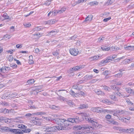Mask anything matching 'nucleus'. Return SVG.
<instances>
[{"mask_svg":"<svg viewBox=\"0 0 134 134\" xmlns=\"http://www.w3.org/2000/svg\"><path fill=\"white\" fill-rule=\"evenodd\" d=\"M57 119H59L58 118L55 119H53V122L58 124V126H57L47 127L46 129L47 131L55 132L57 131V130H64V129H65L66 127H65L63 126L60 124V122L57 120Z\"/></svg>","mask_w":134,"mask_h":134,"instance_id":"nucleus-1","label":"nucleus"},{"mask_svg":"<svg viewBox=\"0 0 134 134\" xmlns=\"http://www.w3.org/2000/svg\"><path fill=\"white\" fill-rule=\"evenodd\" d=\"M57 120L60 122V124L63 127H66L65 129H64V130H68L70 129V127L69 126V122L72 123H76V121L74 118H68L67 120H64L63 119H57Z\"/></svg>","mask_w":134,"mask_h":134,"instance_id":"nucleus-2","label":"nucleus"},{"mask_svg":"<svg viewBox=\"0 0 134 134\" xmlns=\"http://www.w3.org/2000/svg\"><path fill=\"white\" fill-rule=\"evenodd\" d=\"M78 114H81V116L82 117L83 120L85 119L89 122L91 123L92 124L93 126L95 127H98L99 128L101 127V125L98 124L97 122L93 121L91 119H90L89 117V114H88L85 112L81 113H78Z\"/></svg>","mask_w":134,"mask_h":134,"instance_id":"nucleus-3","label":"nucleus"},{"mask_svg":"<svg viewBox=\"0 0 134 134\" xmlns=\"http://www.w3.org/2000/svg\"><path fill=\"white\" fill-rule=\"evenodd\" d=\"M1 120L4 121L5 123L7 124L10 123H14L15 122L23 123L24 122L23 120L20 119L19 118H15L14 119L10 118H7L5 117H2Z\"/></svg>","mask_w":134,"mask_h":134,"instance_id":"nucleus-4","label":"nucleus"},{"mask_svg":"<svg viewBox=\"0 0 134 134\" xmlns=\"http://www.w3.org/2000/svg\"><path fill=\"white\" fill-rule=\"evenodd\" d=\"M3 129L7 132H13L14 134H21L22 133V131L19 129H13L7 127H3Z\"/></svg>","mask_w":134,"mask_h":134,"instance_id":"nucleus-5","label":"nucleus"},{"mask_svg":"<svg viewBox=\"0 0 134 134\" xmlns=\"http://www.w3.org/2000/svg\"><path fill=\"white\" fill-rule=\"evenodd\" d=\"M75 127L77 130H84L86 131H90L93 129L92 127L88 125H83L82 126H75Z\"/></svg>","mask_w":134,"mask_h":134,"instance_id":"nucleus-6","label":"nucleus"},{"mask_svg":"<svg viewBox=\"0 0 134 134\" xmlns=\"http://www.w3.org/2000/svg\"><path fill=\"white\" fill-rule=\"evenodd\" d=\"M92 111L98 113H101L102 112H109V111L105 109H103L100 108H93L91 109Z\"/></svg>","mask_w":134,"mask_h":134,"instance_id":"nucleus-7","label":"nucleus"},{"mask_svg":"<svg viewBox=\"0 0 134 134\" xmlns=\"http://www.w3.org/2000/svg\"><path fill=\"white\" fill-rule=\"evenodd\" d=\"M69 51L71 55L74 56L77 55L79 52L77 49L74 48H71L69 50Z\"/></svg>","mask_w":134,"mask_h":134,"instance_id":"nucleus-8","label":"nucleus"},{"mask_svg":"<svg viewBox=\"0 0 134 134\" xmlns=\"http://www.w3.org/2000/svg\"><path fill=\"white\" fill-rule=\"evenodd\" d=\"M17 127L18 128L22 129L24 130H20L22 131V133H23V131L25 132H29L30 131V129H27V131L26 130V126L23 124H19L18 125ZM21 134H22V133Z\"/></svg>","mask_w":134,"mask_h":134,"instance_id":"nucleus-9","label":"nucleus"},{"mask_svg":"<svg viewBox=\"0 0 134 134\" xmlns=\"http://www.w3.org/2000/svg\"><path fill=\"white\" fill-rule=\"evenodd\" d=\"M10 68L9 67L6 66L3 67L1 68V73L4 74H6L10 70Z\"/></svg>","mask_w":134,"mask_h":134,"instance_id":"nucleus-10","label":"nucleus"},{"mask_svg":"<svg viewBox=\"0 0 134 134\" xmlns=\"http://www.w3.org/2000/svg\"><path fill=\"white\" fill-rule=\"evenodd\" d=\"M102 56V55L99 54L90 57L89 59L91 61H95L101 58Z\"/></svg>","mask_w":134,"mask_h":134,"instance_id":"nucleus-11","label":"nucleus"},{"mask_svg":"<svg viewBox=\"0 0 134 134\" xmlns=\"http://www.w3.org/2000/svg\"><path fill=\"white\" fill-rule=\"evenodd\" d=\"M82 68L81 65L77 66L74 67L70 69V72L71 73L73 72L76 71H78L80 69H82Z\"/></svg>","mask_w":134,"mask_h":134,"instance_id":"nucleus-12","label":"nucleus"},{"mask_svg":"<svg viewBox=\"0 0 134 134\" xmlns=\"http://www.w3.org/2000/svg\"><path fill=\"white\" fill-rule=\"evenodd\" d=\"M122 130L123 132L129 133H134V128L124 129Z\"/></svg>","mask_w":134,"mask_h":134,"instance_id":"nucleus-13","label":"nucleus"},{"mask_svg":"<svg viewBox=\"0 0 134 134\" xmlns=\"http://www.w3.org/2000/svg\"><path fill=\"white\" fill-rule=\"evenodd\" d=\"M9 17L8 16L7 14L5 13H4L1 17L0 19L1 20L3 21L5 19H9Z\"/></svg>","mask_w":134,"mask_h":134,"instance_id":"nucleus-14","label":"nucleus"},{"mask_svg":"<svg viewBox=\"0 0 134 134\" xmlns=\"http://www.w3.org/2000/svg\"><path fill=\"white\" fill-rule=\"evenodd\" d=\"M17 96V95L15 93L10 92L9 94V96H6L5 98L7 99H8L9 98V97H10L11 98L13 97H18L16 96Z\"/></svg>","mask_w":134,"mask_h":134,"instance_id":"nucleus-15","label":"nucleus"},{"mask_svg":"<svg viewBox=\"0 0 134 134\" xmlns=\"http://www.w3.org/2000/svg\"><path fill=\"white\" fill-rule=\"evenodd\" d=\"M113 128L114 130L118 132H123L122 130H123L124 129H122L121 127L117 126H114L113 127Z\"/></svg>","mask_w":134,"mask_h":134,"instance_id":"nucleus-16","label":"nucleus"},{"mask_svg":"<svg viewBox=\"0 0 134 134\" xmlns=\"http://www.w3.org/2000/svg\"><path fill=\"white\" fill-rule=\"evenodd\" d=\"M92 18L93 16L92 15H89L85 19L84 21H90L92 19Z\"/></svg>","mask_w":134,"mask_h":134,"instance_id":"nucleus-17","label":"nucleus"},{"mask_svg":"<svg viewBox=\"0 0 134 134\" xmlns=\"http://www.w3.org/2000/svg\"><path fill=\"white\" fill-rule=\"evenodd\" d=\"M12 37V35H11L6 34L3 37V39L4 40H7L10 39Z\"/></svg>","mask_w":134,"mask_h":134,"instance_id":"nucleus-18","label":"nucleus"},{"mask_svg":"<svg viewBox=\"0 0 134 134\" xmlns=\"http://www.w3.org/2000/svg\"><path fill=\"white\" fill-rule=\"evenodd\" d=\"M58 31H52L50 32L47 35V36L54 35L56 34Z\"/></svg>","mask_w":134,"mask_h":134,"instance_id":"nucleus-19","label":"nucleus"},{"mask_svg":"<svg viewBox=\"0 0 134 134\" xmlns=\"http://www.w3.org/2000/svg\"><path fill=\"white\" fill-rule=\"evenodd\" d=\"M42 118L44 120V121H53V119H52L50 117H43Z\"/></svg>","mask_w":134,"mask_h":134,"instance_id":"nucleus-20","label":"nucleus"},{"mask_svg":"<svg viewBox=\"0 0 134 134\" xmlns=\"http://www.w3.org/2000/svg\"><path fill=\"white\" fill-rule=\"evenodd\" d=\"M70 94H71L73 97H79L78 94L77 93H75L72 90H70Z\"/></svg>","mask_w":134,"mask_h":134,"instance_id":"nucleus-21","label":"nucleus"},{"mask_svg":"<svg viewBox=\"0 0 134 134\" xmlns=\"http://www.w3.org/2000/svg\"><path fill=\"white\" fill-rule=\"evenodd\" d=\"M55 20H52L48 21L46 22L45 24H52L55 23Z\"/></svg>","mask_w":134,"mask_h":134,"instance_id":"nucleus-22","label":"nucleus"},{"mask_svg":"<svg viewBox=\"0 0 134 134\" xmlns=\"http://www.w3.org/2000/svg\"><path fill=\"white\" fill-rule=\"evenodd\" d=\"M23 24L24 27L26 28L29 27L31 25V23L29 22L24 23Z\"/></svg>","mask_w":134,"mask_h":134,"instance_id":"nucleus-23","label":"nucleus"},{"mask_svg":"<svg viewBox=\"0 0 134 134\" xmlns=\"http://www.w3.org/2000/svg\"><path fill=\"white\" fill-rule=\"evenodd\" d=\"M88 107V105L87 104H83L81 105L80 107L78 108L79 109H81Z\"/></svg>","mask_w":134,"mask_h":134,"instance_id":"nucleus-24","label":"nucleus"},{"mask_svg":"<svg viewBox=\"0 0 134 134\" xmlns=\"http://www.w3.org/2000/svg\"><path fill=\"white\" fill-rule=\"evenodd\" d=\"M36 39H38L42 36V34H40L38 33L36 34L33 35Z\"/></svg>","mask_w":134,"mask_h":134,"instance_id":"nucleus-25","label":"nucleus"},{"mask_svg":"<svg viewBox=\"0 0 134 134\" xmlns=\"http://www.w3.org/2000/svg\"><path fill=\"white\" fill-rule=\"evenodd\" d=\"M29 64H31L34 63V62L33 60V57L32 55L29 56Z\"/></svg>","mask_w":134,"mask_h":134,"instance_id":"nucleus-26","label":"nucleus"},{"mask_svg":"<svg viewBox=\"0 0 134 134\" xmlns=\"http://www.w3.org/2000/svg\"><path fill=\"white\" fill-rule=\"evenodd\" d=\"M115 94H112L110 96V97L112 100L116 101L117 100V98Z\"/></svg>","mask_w":134,"mask_h":134,"instance_id":"nucleus-27","label":"nucleus"},{"mask_svg":"<svg viewBox=\"0 0 134 134\" xmlns=\"http://www.w3.org/2000/svg\"><path fill=\"white\" fill-rule=\"evenodd\" d=\"M58 13L59 12L58 10H55L54 11L52 12L51 15L52 16H55L57 15Z\"/></svg>","mask_w":134,"mask_h":134,"instance_id":"nucleus-28","label":"nucleus"},{"mask_svg":"<svg viewBox=\"0 0 134 134\" xmlns=\"http://www.w3.org/2000/svg\"><path fill=\"white\" fill-rule=\"evenodd\" d=\"M125 49L129 50H132L134 49L133 46H128V47H124Z\"/></svg>","mask_w":134,"mask_h":134,"instance_id":"nucleus-29","label":"nucleus"},{"mask_svg":"<svg viewBox=\"0 0 134 134\" xmlns=\"http://www.w3.org/2000/svg\"><path fill=\"white\" fill-rule=\"evenodd\" d=\"M98 4V2L96 1H94L90 3L89 4L91 6H93L94 5H97Z\"/></svg>","mask_w":134,"mask_h":134,"instance_id":"nucleus-30","label":"nucleus"},{"mask_svg":"<svg viewBox=\"0 0 134 134\" xmlns=\"http://www.w3.org/2000/svg\"><path fill=\"white\" fill-rule=\"evenodd\" d=\"M40 87L38 86L34 88V89L35 90L36 92L37 93L41 92L42 91L41 90V89H40Z\"/></svg>","mask_w":134,"mask_h":134,"instance_id":"nucleus-31","label":"nucleus"},{"mask_svg":"<svg viewBox=\"0 0 134 134\" xmlns=\"http://www.w3.org/2000/svg\"><path fill=\"white\" fill-rule=\"evenodd\" d=\"M65 10L66 8H62L60 10H58L59 12V14H60L63 13V12L65 11Z\"/></svg>","mask_w":134,"mask_h":134,"instance_id":"nucleus-32","label":"nucleus"},{"mask_svg":"<svg viewBox=\"0 0 134 134\" xmlns=\"http://www.w3.org/2000/svg\"><path fill=\"white\" fill-rule=\"evenodd\" d=\"M101 48L104 51H107L110 49V48L107 47L106 46H104L101 47Z\"/></svg>","mask_w":134,"mask_h":134,"instance_id":"nucleus-33","label":"nucleus"},{"mask_svg":"<svg viewBox=\"0 0 134 134\" xmlns=\"http://www.w3.org/2000/svg\"><path fill=\"white\" fill-rule=\"evenodd\" d=\"M95 92L98 95H100L102 94V93L100 90L97 89H96L94 90Z\"/></svg>","mask_w":134,"mask_h":134,"instance_id":"nucleus-34","label":"nucleus"},{"mask_svg":"<svg viewBox=\"0 0 134 134\" xmlns=\"http://www.w3.org/2000/svg\"><path fill=\"white\" fill-rule=\"evenodd\" d=\"M105 60L107 61L106 62L107 63H108L111 62L112 60V59L111 58V56L107 57L105 59Z\"/></svg>","mask_w":134,"mask_h":134,"instance_id":"nucleus-35","label":"nucleus"},{"mask_svg":"<svg viewBox=\"0 0 134 134\" xmlns=\"http://www.w3.org/2000/svg\"><path fill=\"white\" fill-rule=\"evenodd\" d=\"M34 79H32L28 80L27 81V83L29 84H31L34 83Z\"/></svg>","mask_w":134,"mask_h":134,"instance_id":"nucleus-36","label":"nucleus"},{"mask_svg":"<svg viewBox=\"0 0 134 134\" xmlns=\"http://www.w3.org/2000/svg\"><path fill=\"white\" fill-rule=\"evenodd\" d=\"M34 118V119H35L33 122L35 124H36V125H37V122H38V121H41V119H39L38 120V119L36 118Z\"/></svg>","mask_w":134,"mask_h":134,"instance_id":"nucleus-37","label":"nucleus"},{"mask_svg":"<svg viewBox=\"0 0 134 134\" xmlns=\"http://www.w3.org/2000/svg\"><path fill=\"white\" fill-rule=\"evenodd\" d=\"M126 90L127 92L129 93H132V90L130 88H126Z\"/></svg>","mask_w":134,"mask_h":134,"instance_id":"nucleus-38","label":"nucleus"},{"mask_svg":"<svg viewBox=\"0 0 134 134\" xmlns=\"http://www.w3.org/2000/svg\"><path fill=\"white\" fill-rule=\"evenodd\" d=\"M1 68H0V76L2 78H5L7 77V75L6 74H2L1 73Z\"/></svg>","mask_w":134,"mask_h":134,"instance_id":"nucleus-39","label":"nucleus"},{"mask_svg":"<svg viewBox=\"0 0 134 134\" xmlns=\"http://www.w3.org/2000/svg\"><path fill=\"white\" fill-rule=\"evenodd\" d=\"M119 113L120 114H126L128 112L127 111H124V110H121V111H119Z\"/></svg>","mask_w":134,"mask_h":134,"instance_id":"nucleus-40","label":"nucleus"},{"mask_svg":"<svg viewBox=\"0 0 134 134\" xmlns=\"http://www.w3.org/2000/svg\"><path fill=\"white\" fill-rule=\"evenodd\" d=\"M41 27H37L34 28L33 29V31H40L41 30Z\"/></svg>","mask_w":134,"mask_h":134,"instance_id":"nucleus-41","label":"nucleus"},{"mask_svg":"<svg viewBox=\"0 0 134 134\" xmlns=\"http://www.w3.org/2000/svg\"><path fill=\"white\" fill-rule=\"evenodd\" d=\"M10 66L14 69H15L17 67V65L15 64H10Z\"/></svg>","mask_w":134,"mask_h":134,"instance_id":"nucleus-42","label":"nucleus"},{"mask_svg":"<svg viewBox=\"0 0 134 134\" xmlns=\"http://www.w3.org/2000/svg\"><path fill=\"white\" fill-rule=\"evenodd\" d=\"M132 59H125L124 60L125 63H130L131 61L132 60Z\"/></svg>","mask_w":134,"mask_h":134,"instance_id":"nucleus-43","label":"nucleus"},{"mask_svg":"<svg viewBox=\"0 0 134 134\" xmlns=\"http://www.w3.org/2000/svg\"><path fill=\"white\" fill-rule=\"evenodd\" d=\"M111 19V17H109L104 19L103 21L104 22H107L110 20Z\"/></svg>","mask_w":134,"mask_h":134,"instance_id":"nucleus-44","label":"nucleus"},{"mask_svg":"<svg viewBox=\"0 0 134 134\" xmlns=\"http://www.w3.org/2000/svg\"><path fill=\"white\" fill-rule=\"evenodd\" d=\"M59 53V51L56 50V51L53 52V54L54 56H57Z\"/></svg>","mask_w":134,"mask_h":134,"instance_id":"nucleus-45","label":"nucleus"},{"mask_svg":"<svg viewBox=\"0 0 134 134\" xmlns=\"http://www.w3.org/2000/svg\"><path fill=\"white\" fill-rule=\"evenodd\" d=\"M40 52V50L38 48H36L35 49L34 52L38 54Z\"/></svg>","mask_w":134,"mask_h":134,"instance_id":"nucleus-46","label":"nucleus"},{"mask_svg":"<svg viewBox=\"0 0 134 134\" xmlns=\"http://www.w3.org/2000/svg\"><path fill=\"white\" fill-rule=\"evenodd\" d=\"M122 74V73H119L115 75V77H117L118 78H120L121 77Z\"/></svg>","mask_w":134,"mask_h":134,"instance_id":"nucleus-47","label":"nucleus"},{"mask_svg":"<svg viewBox=\"0 0 134 134\" xmlns=\"http://www.w3.org/2000/svg\"><path fill=\"white\" fill-rule=\"evenodd\" d=\"M8 59L9 61L10 62H12L13 59V56L12 55L9 56Z\"/></svg>","mask_w":134,"mask_h":134,"instance_id":"nucleus-48","label":"nucleus"},{"mask_svg":"<svg viewBox=\"0 0 134 134\" xmlns=\"http://www.w3.org/2000/svg\"><path fill=\"white\" fill-rule=\"evenodd\" d=\"M107 61H106L105 60H102L100 63V64L102 65L106 63H107L106 62Z\"/></svg>","mask_w":134,"mask_h":134,"instance_id":"nucleus-49","label":"nucleus"},{"mask_svg":"<svg viewBox=\"0 0 134 134\" xmlns=\"http://www.w3.org/2000/svg\"><path fill=\"white\" fill-rule=\"evenodd\" d=\"M87 0H79L77 1V3H78L79 4L81 3H82L84 2H85Z\"/></svg>","mask_w":134,"mask_h":134,"instance_id":"nucleus-50","label":"nucleus"},{"mask_svg":"<svg viewBox=\"0 0 134 134\" xmlns=\"http://www.w3.org/2000/svg\"><path fill=\"white\" fill-rule=\"evenodd\" d=\"M29 106L31 109H35V108H37V107H35L32 104H29Z\"/></svg>","mask_w":134,"mask_h":134,"instance_id":"nucleus-51","label":"nucleus"},{"mask_svg":"<svg viewBox=\"0 0 134 134\" xmlns=\"http://www.w3.org/2000/svg\"><path fill=\"white\" fill-rule=\"evenodd\" d=\"M102 101V102L105 104L107 103L108 102V100L107 99H103L102 100V101Z\"/></svg>","mask_w":134,"mask_h":134,"instance_id":"nucleus-52","label":"nucleus"},{"mask_svg":"<svg viewBox=\"0 0 134 134\" xmlns=\"http://www.w3.org/2000/svg\"><path fill=\"white\" fill-rule=\"evenodd\" d=\"M16 47L18 48H20L22 47V45L21 44H18L16 45Z\"/></svg>","mask_w":134,"mask_h":134,"instance_id":"nucleus-53","label":"nucleus"},{"mask_svg":"<svg viewBox=\"0 0 134 134\" xmlns=\"http://www.w3.org/2000/svg\"><path fill=\"white\" fill-rule=\"evenodd\" d=\"M103 88L106 91H109L110 90V89L109 88L105 86H103Z\"/></svg>","mask_w":134,"mask_h":134,"instance_id":"nucleus-54","label":"nucleus"},{"mask_svg":"<svg viewBox=\"0 0 134 134\" xmlns=\"http://www.w3.org/2000/svg\"><path fill=\"white\" fill-rule=\"evenodd\" d=\"M58 99L60 100H62L63 101H64L65 100V99L63 97L61 96H59Z\"/></svg>","mask_w":134,"mask_h":134,"instance_id":"nucleus-55","label":"nucleus"},{"mask_svg":"<svg viewBox=\"0 0 134 134\" xmlns=\"http://www.w3.org/2000/svg\"><path fill=\"white\" fill-rule=\"evenodd\" d=\"M51 3V2L48 1H47L46 2V3H45L44 4H45V5H49Z\"/></svg>","mask_w":134,"mask_h":134,"instance_id":"nucleus-56","label":"nucleus"},{"mask_svg":"<svg viewBox=\"0 0 134 134\" xmlns=\"http://www.w3.org/2000/svg\"><path fill=\"white\" fill-rule=\"evenodd\" d=\"M122 121L125 123H127L128 122L127 120H126V118H123Z\"/></svg>","mask_w":134,"mask_h":134,"instance_id":"nucleus-57","label":"nucleus"},{"mask_svg":"<svg viewBox=\"0 0 134 134\" xmlns=\"http://www.w3.org/2000/svg\"><path fill=\"white\" fill-rule=\"evenodd\" d=\"M111 116L109 115H107L105 116V118L108 119H110L111 118Z\"/></svg>","mask_w":134,"mask_h":134,"instance_id":"nucleus-58","label":"nucleus"},{"mask_svg":"<svg viewBox=\"0 0 134 134\" xmlns=\"http://www.w3.org/2000/svg\"><path fill=\"white\" fill-rule=\"evenodd\" d=\"M79 94L80 95H81L82 96H84L85 95V94L82 91H80L79 92Z\"/></svg>","mask_w":134,"mask_h":134,"instance_id":"nucleus-59","label":"nucleus"},{"mask_svg":"<svg viewBox=\"0 0 134 134\" xmlns=\"http://www.w3.org/2000/svg\"><path fill=\"white\" fill-rule=\"evenodd\" d=\"M14 50H10L8 51L7 52L10 54H12L13 53V52H14Z\"/></svg>","mask_w":134,"mask_h":134,"instance_id":"nucleus-60","label":"nucleus"},{"mask_svg":"<svg viewBox=\"0 0 134 134\" xmlns=\"http://www.w3.org/2000/svg\"><path fill=\"white\" fill-rule=\"evenodd\" d=\"M116 47V46H113L111 48L112 51H115Z\"/></svg>","mask_w":134,"mask_h":134,"instance_id":"nucleus-61","label":"nucleus"},{"mask_svg":"<svg viewBox=\"0 0 134 134\" xmlns=\"http://www.w3.org/2000/svg\"><path fill=\"white\" fill-rule=\"evenodd\" d=\"M104 40V38H100L98 39V41L99 42H102Z\"/></svg>","mask_w":134,"mask_h":134,"instance_id":"nucleus-62","label":"nucleus"},{"mask_svg":"<svg viewBox=\"0 0 134 134\" xmlns=\"http://www.w3.org/2000/svg\"><path fill=\"white\" fill-rule=\"evenodd\" d=\"M88 79H89V80H90L92 78L93 76V75H88Z\"/></svg>","mask_w":134,"mask_h":134,"instance_id":"nucleus-63","label":"nucleus"},{"mask_svg":"<svg viewBox=\"0 0 134 134\" xmlns=\"http://www.w3.org/2000/svg\"><path fill=\"white\" fill-rule=\"evenodd\" d=\"M129 110L132 111H134V107H130L129 108Z\"/></svg>","mask_w":134,"mask_h":134,"instance_id":"nucleus-64","label":"nucleus"}]
</instances>
